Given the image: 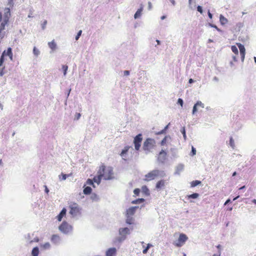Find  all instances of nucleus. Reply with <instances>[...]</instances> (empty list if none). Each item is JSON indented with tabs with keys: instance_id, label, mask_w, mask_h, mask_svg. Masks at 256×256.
<instances>
[{
	"instance_id": "1",
	"label": "nucleus",
	"mask_w": 256,
	"mask_h": 256,
	"mask_svg": "<svg viewBox=\"0 0 256 256\" xmlns=\"http://www.w3.org/2000/svg\"><path fill=\"white\" fill-rule=\"evenodd\" d=\"M98 174H100L104 180H112L114 178L112 168L104 165L100 166Z\"/></svg>"
},
{
	"instance_id": "2",
	"label": "nucleus",
	"mask_w": 256,
	"mask_h": 256,
	"mask_svg": "<svg viewBox=\"0 0 256 256\" xmlns=\"http://www.w3.org/2000/svg\"><path fill=\"white\" fill-rule=\"evenodd\" d=\"M156 141L152 138H146L143 144L142 148L146 154L150 152L156 146Z\"/></svg>"
},
{
	"instance_id": "3",
	"label": "nucleus",
	"mask_w": 256,
	"mask_h": 256,
	"mask_svg": "<svg viewBox=\"0 0 256 256\" xmlns=\"http://www.w3.org/2000/svg\"><path fill=\"white\" fill-rule=\"evenodd\" d=\"M10 16V9L9 8H6L4 10V15L3 21L0 25V36L2 35V30L5 28V26L8 24Z\"/></svg>"
},
{
	"instance_id": "4",
	"label": "nucleus",
	"mask_w": 256,
	"mask_h": 256,
	"mask_svg": "<svg viewBox=\"0 0 256 256\" xmlns=\"http://www.w3.org/2000/svg\"><path fill=\"white\" fill-rule=\"evenodd\" d=\"M160 174V171L158 170H152L144 176V180L146 182H149L154 180Z\"/></svg>"
},
{
	"instance_id": "5",
	"label": "nucleus",
	"mask_w": 256,
	"mask_h": 256,
	"mask_svg": "<svg viewBox=\"0 0 256 256\" xmlns=\"http://www.w3.org/2000/svg\"><path fill=\"white\" fill-rule=\"evenodd\" d=\"M59 230L63 233L68 234L72 230V226L67 222L64 221L59 226Z\"/></svg>"
},
{
	"instance_id": "6",
	"label": "nucleus",
	"mask_w": 256,
	"mask_h": 256,
	"mask_svg": "<svg viewBox=\"0 0 256 256\" xmlns=\"http://www.w3.org/2000/svg\"><path fill=\"white\" fill-rule=\"evenodd\" d=\"M188 238L186 234H180L176 242L174 244L176 246L180 247L184 244L185 242L188 240Z\"/></svg>"
},
{
	"instance_id": "7",
	"label": "nucleus",
	"mask_w": 256,
	"mask_h": 256,
	"mask_svg": "<svg viewBox=\"0 0 256 256\" xmlns=\"http://www.w3.org/2000/svg\"><path fill=\"white\" fill-rule=\"evenodd\" d=\"M142 140V134H140L134 138V144L136 150H138L141 146V143Z\"/></svg>"
},
{
	"instance_id": "8",
	"label": "nucleus",
	"mask_w": 256,
	"mask_h": 256,
	"mask_svg": "<svg viewBox=\"0 0 256 256\" xmlns=\"http://www.w3.org/2000/svg\"><path fill=\"white\" fill-rule=\"evenodd\" d=\"M70 214L74 216L77 215L80 212V209L78 206V205L76 203H74L72 204L70 206Z\"/></svg>"
},
{
	"instance_id": "9",
	"label": "nucleus",
	"mask_w": 256,
	"mask_h": 256,
	"mask_svg": "<svg viewBox=\"0 0 256 256\" xmlns=\"http://www.w3.org/2000/svg\"><path fill=\"white\" fill-rule=\"evenodd\" d=\"M166 158L167 152L162 150L158 154V160L161 163H164L166 162Z\"/></svg>"
},
{
	"instance_id": "10",
	"label": "nucleus",
	"mask_w": 256,
	"mask_h": 256,
	"mask_svg": "<svg viewBox=\"0 0 256 256\" xmlns=\"http://www.w3.org/2000/svg\"><path fill=\"white\" fill-rule=\"evenodd\" d=\"M236 45L239 48L240 55L241 56L242 60L243 62L244 60L246 50L244 45L240 43H237Z\"/></svg>"
},
{
	"instance_id": "11",
	"label": "nucleus",
	"mask_w": 256,
	"mask_h": 256,
	"mask_svg": "<svg viewBox=\"0 0 256 256\" xmlns=\"http://www.w3.org/2000/svg\"><path fill=\"white\" fill-rule=\"evenodd\" d=\"M116 250L114 248H109L106 252V256H114L116 254Z\"/></svg>"
},
{
	"instance_id": "12",
	"label": "nucleus",
	"mask_w": 256,
	"mask_h": 256,
	"mask_svg": "<svg viewBox=\"0 0 256 256\" xmlns=\"http://www.w3.org/2000/svg\"><path fill=\"white\" fill-rule=\"evenodd\" d=\"M201 107L202 108H204V104L200 101L197 102L194 104L192 110V114H194L198 110V107Z\"/></svg>"
},
{
	"instance_id": "13",
	"label": "nucleus",
	"mask_w": 256,
	"mask_h": 256,
	"mask_svg": "<svg viewBox=\"0 0 256 256\" xmlns=\"http://www.w3.org/2000/svg\"><path fill=\"white\" fill-rule=\"evenodd\" d=\"M130 148V146H126L122 150L121 153L120 154V156L123 158L124 160H126L124 158H126V154L129 149Z\"/></svg>"
},
{
	"instance_id": "14",
	"label": "nucleus",
	"mask_w": 256,
	"mask_h": 256,
	"mask_svg": "<svg viewBox=\"0 0 256 256\" xmlns=\"http://www.w3.org/2000/svg\"><path fill=\"white\" fill-rule=\"evenodd\" d=\"M165 184L166 180H161L157 182L156 186V188L157 189H160L164 186Z\"/></svg>"
},
{
	"instance_id": "15",
	"label": "nucleus",
	"mask_w": 256,
	"mask_h": 256,
	"mask_svg": "<svg viewBox=\"0 0 256 256\" xmlns=\"http://www.w3.org/2000/svg\"><path fill=\"white\" fill-rule=\"evenodd\" d=\"M66 208H63L60 214L57 216L58 220L60 222L62 218L66 216Z\"/></svg>"
},
{
	"instance_id": "16",
	"label": "nucleus",
	"mask_w": 256,
	"mask_h": 256,
	"mask_svg": "<svg viewBox=\"0 0 256 256\" xmlns=\"http://www.w3.org/2000/svg\"><path fill=\"white\" fill-rule=\"evenodd\" d=\"M137 207H131L127 210L126 215L127 216H132L136 212V210Z\"/></svg>"
},
{
	"instance_id": "17",
	"label": "nucleus",
	"mask_w": 256,
	"mask_h": 256,
	"mask_svg": "<svg viewBox=\"0 0 256 256\" xmlns=\"http://www.w3.org/2000/svg\"><path fill=\"white\" fill-rule=\"evenodd\" d=\"M130 230L128 228H122L119 230L120 234L126 236L129 234Z\"/></svg>"
},
{
	"instance_id": "18",
	"label": "nucleus",
	"mask_w": 256,
	"mask_h": 256,
	"mask_svg": "<svg viewBox=\"0 0 256 256\" xmlns=\"http://www.w3.org/2000/svg\"><path fill=\"white\" fill-rule=\"evenodd\" d=\"M142 10H143V6H141L140 8H138L137 10V11L135 13V14L134 15V18L136 19L140 16L142 15Z\"/></svg>"
},
{
	"instance_id": "19",
	"label": "nucleus",
	"mask_w": 256,
	"mask_h": 256,
	"mask_svg": "<svg viewBox=\"0 0 256 256\" xmlns=\"http://www.w3.org/2000/svg\"><path fill=\"white\" fill-rule=\"evenodd\" d=\"M48 46L52 50H54L56 48V44L54 42V40H52V42L48 43Z\"/></svg>"
},
{
	"instance_id": "20",
	"label": "nucleus",
	"mask_w": 256,
	"mask_h": 256,
	"mask_svg": "<svg viewBox=\"0 0 256 256\" xmlns=\"http://www.w3.org/2000/svg\"><path fill=\"white\" fill-rule=\"evenodd\" d=\"M51 240L52 242L56 244L60 240V236L58 235L54 234L52 236Z\"/></svg>"
},
{
	"instance_id": "21",
	"label": "nucleus",
	"mask_w": 256,
	"mask_h": 256,
	"mask_svg": "<svg viewBox=\"0 0 256 256\" xmlns=\"http://www.w3.org/2000/svg\"><path fill=\"white\" fill-rule=\"evenodd\" d=\"M102 178V176L100 174H98V176L94 178V181L97 183L98 184H100L101 180Z\"/></svg>"
},
{
	"instance_id": "22",
	"label": "nucleus",
	"mask_w": 256,
	"mask_h": 256,
	"mask_svg": "<svg viewBox=\"0 0 256 256\" xmlns=\"http://www.w3.org/2000/svg\"><path fill=\"white\" fill-rule=\"evenodd\" d=\"M220 21L222 24H224L228 22V20L222 14L220 16Z\"/></svg>"
},
{
	"instance_id": "23",
	"label": "nucleus",
	"mask_w": 256,
	"mask_h": 256,
	"mask_svg": "<svg viewBox=\"0 0 256 256\" xmlns=\"http://www.w3.org/2000/svg\"><path fill=\"white\" fill-rule=\"evenodd\" d=\"M5 56H8L10 60H12V48H8L6 51V54Z\"/></svg>"
},
{
	"instance_id": "24",
	"label": "nucleus",
	"mask_w": 256,
	"mask_h": 256,
	"mask_svg": "<svg viewBox=\"0 0 256 256\" xmlns=\"http://www.w3.org/2000/svg\"><path fill=\"white\" fill-rule=\"evenodd\" d=\"M142 190L145 194L148 196L150 194V191L146 186H144L142 188Z\"/></svg>"
},
{
	"instance_id": "25",
	"label": "nucleus",
	"mask_w": 256,
	"mask_h": 256,
	"mask_svg": "<svg viewBox=\"0 0 256 256\" xmlns=\"http://www.w3.org/2000/svg\"><path fill=\"white\" fill-rule=\"evenodd\" d=\"M39 254V250L38 247H35L32 249V256H38Z\"/></svg>"
},
{
	"instance_id": "26",
	"label": "nucleus",
	"mask_w": 256,
	"mask_h": 256,
	"mask_svg": "<svg viewBox=\"0 0 256 256\" xmlns=\"http://www.w3.org/2000/svg\"><path fill=\"white\" fill-rule=\"evenodd\" d=\"M92 188L90 186H86L84 189V193L85 194H89L92 192Z\"/></svg>"
},
{
	"instance_id": "27",
	"label": "nucleus",
	"mask_w": 256,
	"mask_h": 256,
	"mask_svg": "<svg viewBox=\"0 0 256 256\" xmlns=\"http://www.w3.org/2000/svg\"><path fill=\"white\" fill-rule=\"evenodd\" d=\"M201 184V182L200 181V180H194L192 182H191L190 183V186L192 187H194V186H196L200 184Z\"/></svg>"
},
{
	"instance_id": "28",
	"label": "nucleus",
	"mask_w": 256,
	"mask_h": 256,
	"mask_svg": "<svg viewBox=\"0 0 256 256\" xmlns=\"http://www.w3.org/2000/svg\"><path fill=\"white\" fill-rule=\"evenodd\" d=\"M6 54V50H4L0 58V67L2 66L3 62H4V56Z\"/></svg>"
},
{
	"instance_id": "29",
	"label": "nucleus",
	"mask_w": 256,
	"mask_h": 256,
	"mask_svg": "<svg viewBox=\"0 0 256 256\" xmlns=\"http://www.w3.org/2000/svg\"><path fill=\"white\" fill-rule=\"evenodd\" d=\"M231 49H232V52L234 53L236 55L238 54V48H236V46H232Z\"/></svg>"
},
{
	"instance_id": "30",
	"label": "nucleus",
	"mask_w": 256,
	"mask_h": 256,
	"mask_svg": "<svg viewBox=\"0 0 256 256\" xmlns=\"http://www.w3.org/2000/svg\"><path fill=\"white\" fill-rule=\"evenodd\" d=\"M199 194L197 193H194V194H190L189 196H188V198H198Z\"/></svg>"
},
{
	"instance_id": "31",
	"label": "nucleus",
	"mask_w": 256,
	"mask_h": 256,
	"mask_svg": "<svg viewBox=\"0 0 256 256\" xmlns=\"http://www.w3.org/2000/svg\"><path fill=\"white\" fill-rule=\"evenodd\" d=\"M151 246H152V245L151 244H147L146 247L145 248H144V250H142V252H143V254H146V253H147V252H148V249H149Z\"/></svg>"
},
{
	"instance_id": "32",
	"label": "nucleus",
	"mask_w": 256,
	"mask_h": 256,
	"mask_svg": "<svg viewBox=\"0 0 256 256\" xmlns=\"http://www.w3.org/2000/svg\"><path fill=\"white\" fill-rule=\"evenodd\" d=\"M132 217H130V216H127V218H126V223H128V224H132Z\"/></svg>"
},
{
	"instance_id": "33",
	"label": "nucleus",
	"mask_w": 256,
	"mask_h": 256,
	"mask_svg": "<svg viewBox=\"0 0 256 256\" xmlns=\"http://www.w3.org/2000/svg\"><path fill=\"white\" fill-rule=\"evenodd\" d=\"M167 138L168 136H166L161 141L160 144V146H164L166 142V141H167Z\"/></svg>"
},
{
	"instance_id": "34",
	"label": "nucleus",
	"mask_w": 256,
	"mask_h": 256,
	"mask_svg": "<svg viewBox=\"0 0 256 256\" xmlns=\"http://www.w3.org/2000/svg\"><path fill=\"white\" fill-rule=\"evenodd\" d=\"M33 52H34V54L36 56H38L40 54L39 50L38 49H37L36 47L34 48Z\"/></svg>"
},
{
	"instance_id": "35",
	"label": "nucleus",
	"mask_w": 256,
	"mask_h": 256,
	"mask_svg": "<svg viewBox=\"0 0 256 256\" xmlns=\"http://www.w3.org/2000/svg\"><path fill=\"white\" fill-rule=\"evenodd\" d=\"M62 68L64 71V76H66V71L68 69V66H66V65H63L62 66Z\"/></svg>"
},
{
	"instance_id": "36",
	"label": "nucleus",
	"mask_w": 256,
	"mask_h": 256,
	"mask_svg": "<svg viewBox=\"0 0 256 256\" xmlns=\"http://www.w3.org/2000/svg\"><path fill=\"white\" fill-rule=\"evenodd\" d=\"M72 175V173H70V174H62V180H65L66 178L67 177L71 176Z\"/></svg>"
},
{
	"instance_id": "37",
	"label": "nucleus",
	"mask_w": 256,
	"mask_h": 256,
	"mask_svg": "<svg viewBox=\"0 0 256 256\" xmlns=\"http://www.w3.org/2000/svg\"><path fill=\"white\" fill-rule=\"evenodd\" d=\"M140 192V190L139 188H136L134 190V193L136 196H138Z\"/></svg>"
},
{
	"instance_id": "38",
	"label": "nucleus",
	"mask_w": 256,
	"mask_h": 256,
	"mask_svg": "<svg viewBox=\"0 0 256 256\" xmlns=\"http://www.w3.org/2000/svg\"><path fill=\"white\" fill-rule=\"evenodd\" d=\"M181 132L182 133V134H183V136H184V139H186V130H185V128L184 127H183L182 128V130H181Z\"/></svg>"
},
{
	"instance_id": "39",
	"label": "nucleus",
	"mask_w": 256,
	"mask_h": 256,
	"mask_svg": "<svg viewBox=\"0 0 256 256\" xmlns=\"http://www.w3.org/2000/svg\"><path fill=\"white\" fill-rule=\"evenodd\" d=\"M42 246L45 249L49 248H50V244L48 242H46Z\"/></svg>"
},
{
	"instance_id": "40",
	"label": "nucleus",
	"mask_w": 256,
	"mask_h": 256,
	"mask_svg": "<svg viewBox=\"0 0 256 256\" xmlns=\"http://www.w3.org/2000/svg\"><path fill=\"white\" fill-rule=\"evenodd\" d=\"M178 104H180L182 107L183 106V100L182 98H178Z\"/></svg>"
},
{
	"instance_id": "41",
	"label": "nucleus",
	"mask_w": 256,
	"mask_h": 256,
	"mask_svg": "<svg viewBox=\"0 0 256 256\" xmlns=\"http://www.w3.org/2000/svg\"><path fill=\"white\" fill-rule=\"evenodd\" d=\"M230 144L232 147L234 146V140L232 138H230Z\"/></svg>"
},
{
	"instance_id": "42",
	"label": "nucleus",
	"mask_w": 256,
	"mask_h": 256,
	"mask_svg": "<svg viewBox=\"0 0 256 256\" xmlns=\"http://www.w3.org/2000/svg\"><path fill=\"white\" fill-rule=\"evenodd\" d=\"M82 31L81 30H80V31L78 32V33L77 35H76V40H78L80 36V35H81V34H82Z\"/></svg>"
},
{
	"instance_id": "43",
	"label": "nucleus",
	"mask_w": 256,
	"mask_h": 256,
	"mask_svg": "<svg viewBox=\"0 0 256 256\" xmlns=\"http://www.w3.org/2000/svg\"><path fill=\"white\" fill-rule=\"evenodd\" d=\"M196 154V150L195 148H194L193 146H192V156H193L195 155Z\"/></svg>"
},
{
	"instance_id": "44",
	"label": "nucleus",
	"mask_w": 256,
	"mask_h": 256,
	"mask_svg": "<svg viewBox=\"0 0 256 256\" xmlns=\"http://www.w3.org/2000/svg\"><path fill=\"white\" fill-rule=\"evenodd\" d=\"M86 184L90 185H92L94 184L93 180L90 179H88L86 181Z\"/></svg>"
},
{
	"instance_id": "45",
	"label": "nucleus",
	"mask_w": 256,
	"mask_h": 256,
	"mask_svg": "<svg viewBox=\"0 0 256 256\" xmlns=\"http://www.w3.org/2000/svg\"><path fill=\"white\" fill-rule=\"evenodd\" d=\"M5 69V67L4 66L2 70H0V75L1 76H3L4 74V70Z\"/></svg>"
},
{
	"instance_id": "46",
	"label": "nucleus",
	"mask_w": 256,
	"mask_h": 256,
	"mask_svg": "<svg viewBox=\"0 0 256 256\" xmlns=\"http://www.w3.org/2000/svg\"><path fill=\"white\" fill-rule=\"evenodd\" d=\"M197 10H198V11L199 12H200L201 14L202 12V6H198L197 7Z\"/></svg>"
},
{
	"instance_id": "47",
	"label": "nucleus",
	"mask_w": 256,
	"mask_h": 256,
	"mask_svg": "<svg viewBox=\"0 0 256 256\" xmlns=\"http://www.w3.org/2000/svg\"><path fill=\"white\" fill-rule=\"evenodd\" d=\"M166 132L163 130H162L158 132H156V135H160V134H165Z\"/></svg>"
},
{
	"instance_id": "48",
	"label": "nucleus",
	"mask_w": 256,
	"mask_h": 256,
	"mask_svg": "<svg viewBox=\"0 0 256 256\" xmlns=\"http://www.w3.org/2000/svg\"><path fill=\"white\" fill-rule=\"evenodd\" d=\"M80 113H76V119L78 120L80 118Z\"/></svg>"
},
{
	"instance_id": "49",
	"label": "nucleus",
	"mask_w": 256,
	"mask_h": 256,
	"mask_svg": "<svg viewBox=\"0 0 256 256\" xmlns=\"http://www.w3.org/2000/svg\"><path fill=\"white\" fill-rule=\"evenodd\" d=\"M210 26L212 27V28H216L218 30L220 31V30L216 26V25H214V24H210Z\"/></svg>"
},
{
	"instance_id": "50",
	"label": "nucleus",
	"mask_w": 256,
	"mask_h": 256,
	"mask_svg": "<svg viewBox=\"0 0 256 256\" xmlns=\"http://www.w3.org/2000/svg\"><path fill=\"white\" fill-rule=\"evenodd\" d=\"M124 76H128L130 74V72L128 70H124Z\"/></svg>"
},
{
	"instance_id": "51",
	"label": "nucleus",
	"mask_w": 256,
	"mask_h": 256,
	"mask_svg": "<svg viewBox=\"0 0 256 256\" xmlns=\"http://www.w3.org/2000/svg\"><path fill=\"white\" fill-rule=\"evenodd\" d=\"M208 17L212 19V14L208 10Z\"/></svg>"
},
{
	"instance_id": "52",
	"label": "nucleus",
	"mask_w": 256,
	"mask_h": 256,
	"mask_svg": "<svg viewBox=\"0 0 256 256\" xmlns=\"http://www.w3.org/2000/svg\"><path fill=\"white\" fill-rule=\"evenodd\" d=\"M4 16L2 17V14L0 12V22L2 20H3Z\"/></svg>"
},
{
	"instance_id": "53",
	"label": "nucleus",
	"mask_w": 256,
	"mask_h": 256,
	"mask_svg": "<svg viewBox=\"0 0 256 256\" xmlns=\"http://www.w3.org/2000/svg\"><path fill=\"white\" fill-rule=\"evenodd\" d=\"M137 200H139L140 202H144V198H138Z\"/></svg>"
},
{
	"instance_id": "54",
	"label": "nucleus",
	"mask_w": 256,
	"mask_h": 256,
	"mask_svg": "<svg viewBox=\"0 0 256 256\" xmlns=\"http://www.w3.org/2000/svg\"><path fill=\"white\" fill-rule=\"evenodd\" d=\"M230 202V199H228L224 203V205H226L227 204H228L229 202Z\"/></svg>"
},
{
	"instance_id": "55",
	"label": "nucleus",
	"mask_w": 256,
	"mask_h": 256,
	"mask_svg": "<svg viewBox=\"0 0 256 256\" xmlns=\"http://www.w3.org/2000/svg\"><path fill=\"white\" fill-rule=\"evenodd\" d=\"M216 248L219 250L218 252H220L221 246L220 244H218L216 246Z\"/></svg>"
},
{
	"instance_id": "56",
	"label": "nucleus",
	"mask_w": 256,
	"mask_h": 256,
	"mask_svg": "<svg viewBox=\"0 0 256 256\" xmlns=\"http://www.w3.org/2000/svg\"><path fill=\"white\" fill-rule=\"evenodd\" d=\"M220 252H218V254H214L212 256H220Z\"/></svg>"
},
{
	"instance_id": "57",
	"label": "nucleus",
	"mask_w": 256,
	"mask_h": 256,
	"mask_svg": "<svg viewBox=\"0 0 256 256\" xmlns=\"http://www.w3.org/2000/svg\"><path fill=\"white\" fill-rule=\"evenodd\" d=\"M168 125H167L166 126H165V128L163 129V130L166 132V130L168 129Z\"/></svg>"
},
{
	"instance_id": "58",
	"label": "nucleus",
	"mask_w": 256,
	"mask_h": 256,
	"mask_svg": "<svg viewBox=\"0 0 256 256\" xmlns=\"http://www.w3.org/2000/svg\"><path fill=\"white\" fill-rule=\"evenodd\" d=\"M132 202L133 204H136V203H138V202H139V200H134V201H132Z\"/></svg>"
},
{
	"instance_id": "59",
	"label": "nucleus",
	"mask_w": 256,
	"mask_h": 256,
	"mask_svg": "<svg viewBox=\"0 0 256 256\" xmlns=\"http://www.w3.org/2000/svg\"><path fill=\"white\" fill-rule=\"evenodd\" d=\"M194 82V80H192V79L190 78V79L189 80V83L191 84V83H192V82Z\"/></svg>"
},
{
	"instance_id": "60",
	"label": "nucleus",
	"mask_w": 256,
	"mask_h": 256,
	"mask_svg": "<svg viewBox=\"0 0 256 256\" xmlns=\"http://www.w3.org/2000/svg\"><path fill=\"white\" fill-rule=\"evenodd\" d=\"M166 18V16H162L161 17V20H163L165 19V18Z\"/></svg>"
},
{
	"instance_id": "61",
	"label": "nucleus",
	"mask_w": 256,
	"mask_h": 256,
	"mask_svg": "<svg viewBox=\"0 0 256 256\" xmlns=\"http://www.w3.org/2000/svg\"><path fill=\"white\" fill-rule=\"evenodd\" d=\"M252 202L254 203L255 204H256V199H254L252 200Z\"/></svg>"
},
{
	"instance_id": "62",
	"label": "nucleus",
	"mask_w": 256,
	"mask_h": 256,
	"mask_svg": "<svg viewBox=\"0 0 256 256\" xmlns=\"http://www.w3.org/2000/svg\"><path fill=\"white\" fill-rule=\"evenodd\" d=\"M171 2H172V4L173 5L175 4V1L174 0H171Z\"/></svg>"
},
{
	"instance_id": "63",
	"label": "nucleus",
	"mask_w": 256,
	"mask_h": 256,
	"mask_svg": "<svg viewBox=\"0 0 256 256\" xmlns=\"http://www.w3.org/2000/svg\"><path fill=\"white\" fill-rule=\"evenodd\" d=\"M47 23V22L46 20H45L44 22V26H43V28L44 27V26Z\"/></svg>"
},
{
	"instance_id": "64",
	"label": "nucleus",
	"mask_w": 256,
	"mask_h": 256,
	"mask_svg": "<svg viewBox=\"0 0 256 256\" xmlns=\"http://www.w3.org/2000/svg\"><path fill=\"white\" fill-rule=\"evenodd\" d=\"M236 172H234L232 174V176H236Z\"/></svg>"
}]
</instances>
